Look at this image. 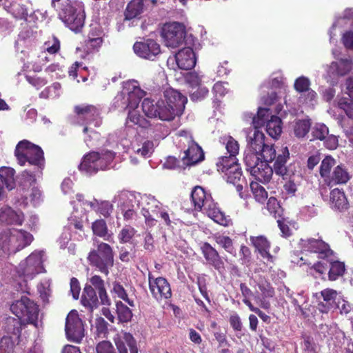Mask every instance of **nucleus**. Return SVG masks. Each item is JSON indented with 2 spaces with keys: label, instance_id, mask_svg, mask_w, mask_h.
<instances>
[{
  "label": "nucleus",
  "instance_id": "f257e3e1",
  "mask_svg": "<svg viewBox=\"0 0 353 353\" xmlns=\"http://www.w3.org/2000/svg\"><path fill=\"white\" fill-rule=\"evenodd\" d=\"M191 200L196 211H204L214 222L228 226L231 223L229 216H226L213 201L210 194L199 185L195 186L191 192Z\"/></svg>",
  "mask_w": 353,
  "mask_h": 353
},
{
  "label": "nucleus",
  "instance_id": "f03ea898",
  "mask_svg": "<svg viewBox=\"0 0 353 353\" xmlns=\"http://www.w3.org/2000/svg\"><path fill=\"white\" fill-rule=\"evenodd\" d=\"M14 156L17 163L23 166L26 163L34 167V173L42 174L46 160L41 148L24 139L19 141L14 150Z\"/></svg>",
  "mask_w": 353,
  "mask_h": 353
},
{
  "label": "nucleus",
  "instance_id": "7ed1b4c3",
  "mask_svg": "<svg viewBox=\"0 0 353 353\" xmlns=\"http://www.w3.org/2000/svg\"><path fill=\"white\" fill-rule=\"evenodd\" d=\"M59 16L71 30L81 31L85 19V7L81 1L67 0L62 3Z\"/></svg>",
  "mask_w": 353,
  "mask_h": 353
},
{
  "label": "nucleus",
  "instance_id": "20e7f679",
  "mask_svg": "<svg viewBox=\"0 0 353 353\" xmlns=\"http://www.w3.org/2000/svg\"><path fill=\"white\" fill-rule=\"evenodd\" d=\"M32 235L23 230L6 229L0 234V246L5 253H16L29 245Z\"/></svg>",
  "mask_w": 353,
  "mask_h": 353
},
{
  "label": "nucleus",
  "instance_id": "39448f33",
  "mask_svg": "<svg viewBox=\"0 0 353 353\" xmlns=\"http://www.w3.org/2000/svg\"><path fill=\"white\" fill-rule=\"evenodd\" d=\"M87 260L92 267L108 276L110 270L114 266L113 249L106 243L99 242L97 248L89 252Z\"/></svg>",
  "mask_w": 353,
  "mask_h": 353
},
{
  "label": "nucleus",
  "instance_id": "423d86ee",
  "mask_svg": "<svg viewBox=\"0 0 353 353\" xmlns=\"http://www.w3.org/2000/svg\"><path fill=\"white\" fill-rule=\"evenodd\" d=\"M116 153L109 150H101L100 152L92 151L85 154L79 168L81 171L92 174L99 170H105L113 161Z\"/></svg>",
  "mask_w": 353,
  "mask_h": 353
},
{
  "label": "nucleus",
  "instance_id": "0eeeda50",
  "mask_svg": "<svg viewBox=\"0 0 353 353\" xmlns=\"http://www.w3.org/2000/svg\"><path fill=\"white\" fill-rule=\"evenodd\" d=\"M10 310L23 322L37 326L39 314V305L26 296H22L10 305Z\"/></svg>",
  "mask_w": 353,
  "mask_h": 353
},
{
  "label": "nucleus",
  "instance_id": "6e6552de",
  "mask_svg": "<svg viewBox=\"0 0 353 353\" xmlns=\"http://www.w3.org/2000/svg\"><path fill=\"white\" fill-rule=\"evenodd\" d=\"M179 147L183 150L181 161L187 166L194 165L205 159V154L202 148L194 140L192 135L181 134Z\"/></svg>",
  "mask_w": 353,
  "mask_h": 353
},
{
  "label": "nucleus",
  "instance_id": "1a4fd4ad",
  "mask_svg": "<svg viewBox=\"0 0 353 353\" xmlns=\"http://www.w3.org/2000/svg\"><path fill=\"white\" fill-rule=\"evenodd\" d=\"M74 112L79 124L84 125L83 132L87 134L89 131V125L93 124L95 128L99 127L102 123L100 117V109L92 104H80L74 107Z\"/></svg>",
  "mask_w": 353,
  "mask_h": 353
},
{
  "label": "nucleus",
  "instance_id": "9d476101",
  "mask_svg": "<svg viewBox=\"0 0 353 353\" xmlns=\"http://www.w3.org/2000/svg\"><path fill=\"white\" fill-rule=\"evenodd\" d=\"M265 139V134L262 132L254 130L249 144L252 149L259 153L262 161L272 162L276 158L277 151L274 148V145L267 143Z\"/></svg>",
  "mask_w": 353,
  "mask_h": 353
},
{
  "label": "nucleus",
  "instance_id": "9b49d317",
  "mask_svg": "<svg viewBox=\"0 0 353 353\" xmlns=\"http://www.w3.org/2000/svg\"><path fill=\"white\" fill-rule=\"evenodd\" d=\"M185 26L178 22L167 23L161 30V37L165 45L170 48H176L181 45L185 38Z\"/></svg>",
  "mask_w": 353,
  "mask_h": 353
},
{
  "label": "nucleus",
  "instance_id": "f8f14e48",
  "mask_svg": "<svg viewBox=\"0 0 353 353\" xmlns=\"http://www.w3.org/2000/svg\"><path fill=\"white\" fill-rule=\"evenodd\" d=\"M65 331L66 337L70 341L80 343L84 338V325L77 310H73L67 315Z\"/></svg>",
  "mask_w": 353,
  "mask_h": 353
},
{
  "label": "nucleus",
  "instance_id": "ddd939ff",
  "mask_svg": "<svg viewBox=\"0 0 353 353\" xmlns=\"http://www.w3.org/2000/svg\"><path fill=\"white\" fill-rule=\"evenodd\" d=\"M149 289L154 299L158 301L168 300L172 297V290L168 281L163 277L154 278L151 272L148 273Z\"/></svg>",
  "mask_w": 353,
  "mask_h": 353
},
{
  "label": "nucleus",
  "instance_id": "4468645a",
  "mask_svg": "<svg viewBox=\"0 0 353 353\" xmlns=\"http://www.w3.org/2000/svg\"><path fill=\"white\" fill-rule=\"evenodd\" d=\"M133 49L139 57L150 61H154L161 53L160 45L151 39L137 41L133 46Z\"/></svg>",
  "mask_w": 353,
  "mask_h": 353
},
{
  "label": "nucleus",
  "instance_id": "2eb2a0df",
  "mask_svg": "<svg viewBox=\"0 0 353 353\" xmlns=\"http://www.w3.org/2000/svg\"><path fill=\"white\" fill-rule=\"evenodd\" d=\"M163 98L168 107L172 108L176 117L183 113L188 101L185 96L173 88H168L163 92Z\"/></svg>",
  "mask_w": 353,
  "mask_h": 353
},
{
  "label": "nucleus",
  "instance_id": "dca6fc26",
  "mask_svg": "<svg viewBox=\"0 0 353 353\" xmlns=\"http://www.w3.org/2000/svg\"><path fill=\"white\" fill-rule=\"evenodd\" d=\"M114 342L119 353H139V352L137 341L130 332H121L114 338Z\"/></svg>",
  "mask_w": 353,
  "mask_h": 353
},
{
  "label": "nucleus",
  "instance_id": "f3484780",
  "mask_svg": "<svg viewBox=\"0 0 353 353\" xmlns=\"http://www.w3.org/2000/svg\"><path fill=\"white\" fill-rule=\"evenodd\" d=\"M201 253L207 263L212 266L219 273L225 270L224 262L218 251L208 242H204L201 245Z\"/></svg>",
  "mask_w": 353,
  "mask_h": 353
},
{
  "label": "nucleus",
  "instance_id": "a211bd4d",
  "mask_svg": "<svg viewBox=\"0 0 353 353\" xmlns=\"http://www.w3.org/2000/svg\"><path fill=\"white\" fill-rule=\"evenodd\" d=\"M304 250L319 254L320 258H327L334 254L330 245L321 239L313 238L302 240Z\"/></svg>",
  "mask_w": 353,
  "mask_h": 353
},
{
  "label": "nucleus",
  "instance_id": "6ab92c4d",
  "mask_svg": "<svg viewBox=\"0 0 353 353\" xmlns=\"http://www.w3.org/2000/svg\"><path fill=\"white\" fill-rule=\"evenodd\" d=\"M290 159V152L287 147H283L277 151L276 158L274 159L272 170L278 176L283 179L289 177L288 170L286 163Z\"/></svg>",
  "mask_w": 353,
  "mask_h": 353
},
{
  "label": "nucleus",
  "instance_id": "aec40b11",
  "mask_svg": "<svg viewBox=\"0 0 353 353\" xmlns=\"http://www.w3.org/2000/svg\"><path fill=\"white\" fill-rule=\"evenodd\" d=\"M174 57L179 68L181 70H189L196 65V56L193 49L190 47L181 49Z\"/></svg>",
  "mask_w": 353,
  "mask_h": 353
},
{
  "label": "nucleus",
  "instance_id": "412c9836",
  "mask_svg": "<svg viewBox=\"0 0 353 353\" xmlns=\"http://www.w3.org/2000/svg\"><path fill=\"white\" fill-rule=\"evenodd\" d=\"M41 263V259L39 256L30 254L23 263H20L18 272L24 277L32 279L39 273V268Z\"/></svg>",
  "mask_w": 353,
  "mask_h": 353
},
{
  "label": "nucleus",
  "instance_id": "4be33fe9",
  "mask_svg": "<svg viewBox=\"0 0 353 353\" xmlns=\"http://www.w3.org/2000/svg\"><path fill=\"white\" fill-rule=\"evenodd\" d=\"M329 203L333 210L339 212L347 210L350 207L345 192L339 188H334L331 190Z\"/></svg>",
  "mask_w": 353,
  "mask_h": 353
},
{
  "label": "nucleus",
  "instance_id": "5701e85b",
  "mask_svg": "<svg viewBox=\"0 0 353 353\" xmlns=\"http://www.w3.org/2000/svg\"><path fill=\"white\" fill-rule=\"evenodd\" d=\"M24 221V216L21 212H16L9 206H3L0 208V222L6 225H21Z\"/></svg>",
  "mask_w": 353,
  "mask_h": 353
},
{
  "label": "nucleus",
  "instance_id": "b1692460",
  "mask_svg": "<svg viewBox=\"0 0 353 353\" xmlns=\"http://www.w3.org/2000/svg\"><path fill=\"white\" fill-rule=\"evenodd\" d=\"M350 179L351 175L347 169L344 165L341 164L334 167L326 185L332 188L336 185H345Z\"/></svg>",
  "mask_w": 353,
  "mask_h": 353
},
{
  "label": "nucleus",
  "instance_id": "393cba45",
  "mask_svg": "<svg viewBox=\"0 0 353 353\" xmlns=\"http://www.w3.org/2000/svg\"><path fill=\"white\" fill-rule=\"evenodd\" d=\"M90 285L92 288L98 292L100 303L102 305H110L111 301L107 294L103 279L99 275H94L89 279Z\"/></svg>",
  "mask_w": 353,
  "mask_h": 353
},
{
  "label": "nucleus",
  "instance_id": "a878e982",
  "mask_svg": "<svg viewBox=\"0 0 353 353\" xmlns=\"http://www.w3.org/2000/svg\"><path fill=\"white\" fill-rule=\"evenodd\" d=\"M250 172L255 179L263 183H266L270 181L274 172L268 163L261 161L259 165L251 170Z\"/></svg>",
  "mask_w": 353,
  "mask_h": 353
},
{
  "label": "nucleus",
  "instance_id": "bb28decb",
  "mask_svg": "<svg viewBox=\"0 0 353 353\" xmlns=\"http://www.w3.org/2000/svg\"><path fill=\"white\" fill-rule=\"evenodd\" d=\"M15 173L12 168L6 166L0 168V183L3 185L7 191L12 190L16 187Z\"/></svg>",
  "mask_w": 353,
  "mask_h": 353
},
{
  "label": "nucleus",
  "instance_id": "cd10ccee",
  "mask_svg": "<svg viewBox=\"0 0 353 353\" xmlns=\"http://www.w3.org/2000/svg\"><path fill=\"white\" fill-rule=\"evenodd\" d=\"M99 297L97 296L96 290L92 286L85 285L81 296V303L83 306L91 309L97 308L99 305Z\"/></svg>",
  "mask_w": 353,
  "mask_h": 353
},
{
  "label": "nucleus",
  "instance_id": "c85d7f7f",
  "mask_svg": "<svg viewBox=\"0 0 353 353\" xmlns=\"http://www.w3.org/2000/svg\"><path fill=\"white\" fill-rule=\"evenodd\" d=\"M144 3L143 0H131L124 11L125 20H132L138 18L143 12Z\"/></svg>",
  "mask_w": 353,
  "mask_h": 353
},
{
  "label": "nucleus",
  "instance_id": "c756f323",
  "mask_svg": "<svg viewBox=\"0 0 353 353\" xmlns=\"http://www.w3.org/2000/svg\"><path fill=\"white\" fill-rule=\"evenodd\" d=\"M265 124L266 132L269 136L275 139L280 137L283 129V123L281 118L272 115Z\"/></svg>",
  "mask_w": 353,
  "mask_h": 353
},
{
  "label": "nucleus",
  "instance_id": "7c9ffc66",
  "mask_svg": "<svg viewBox=\"0 0 353 353\" xmlns=\"http://www.w3.org/2000/svg\"><path fill=\"white\" fill-rule=\"evenodd\" d=\"M25 323L21 318L8 317L3 322V330L8 334L20 336L22 327Z\"/></svg>",
  "mask_w": 353,
  "mask_h": 353
},
{
  "label": "nucleus",
  "instance_id": "2f4dec72",
  "mask_svg": "<svg viewBox=\"0 0 353 353\" xmlns=\"http://www.w3.org/2000/svg\"><path fill=\"white\" fill-rule=\"evenodd\" d=\"M336 160L331 156H326L321 161L319 167V174L324 185H327L332 175V168L335 165Z\"/></svg>",
  "mask_w": 353,
  "mask_h": 353
},
{
  "label": "nucleus",
  "instance_id": "473e14b6",
  "mask_svg": "<svg viewBox=\"0 0 353 353\" xmlns=\"http://www.w3.org/2000/svg\"><path fill=\"white\" fill-rule=\"evenodd\" d=\"M22 0L15 1L13 3L7 4L6 10L17 19L27 20L28 10L25 5L21 3Z\"/></svg>",
  "mask_w": 353,
  "mask_h": 353
},
{
  "label": "nucleus",
  "instance_id": "72a5a7b5",
  "mask_svg": "<svg viewBox=\"0 0 353 353\" xmlns=\"http://www.w3.org/2000/svg\"><path fill=\"white\" fill-rule=\"evenodd\" d=\"M345 270L344 262L338 260H330V268L327 273L328 279L331 281L337 280L339 277L344 275Z\"/></svg>",
  "mask_w": 353,
  "mask_h": 353
},
{
  "label": "nucleus",
  "instance_id": "f704fd0d",
  "mask_svg": "<svg viewBox=\"0 0 353 353\" xmlns=\"http://www.w3.org/2000/svg\"><path fill=\"white\" fill-rule=\"evenodd\" d=\"M89 205L92 210L106 218L110 216L113 211V205L108 201H99L97 199H94L89 203Z\"/></svg>",
  "mask_w": 353,
  "mask_h": 353
},
{
  "label": "nucleus",
  "instance_id": "c9c22d12",
  "mask_svg": "<svg viewBox=\"0 0 353 353\" xmlns=\"http://www.w3.org/2000/svg\"><path fill=\"white\" fill-rule=\"evenodd\" d=\"M238 160L236 157L232 156H222L218 159L216 163L218 172L226 174L230 170H232V167L237 165Z\"/></svg>",
  "mask_w": 353,
  "mask_h": 353
},
{
  "label": "nucleus",
  "instance_id": "e433bc0d",
  "mask_svg": "<svg viewBox=\"0 0 353 353\" xmlns=\"http://www.w3.org/2000/svg\"><path fill=\"white\" fill-rule=\"evenodd\" d=\"M158 108L157 118L162 121H172L176 117L172 108L168 107L163 99L159 100Z\"/></svg>",
  "mask_w": 353,
  "mask_h": 353
},
{
  "label": "nucleus",
  "instance_id": "4c0bfd02",
  "mask_svg": "<svg viewBox=\"0 0 353 353\" xmlns=\"http://www.w3.org/2000/svg\"><path fill=\"white\" fill-rule=\"evenodd\" d=\"M144 114L149 118H157L159 100L155 101L150 98H145L141 103Z\"/></svg>",
  "mask_w": 353,
  "mask_h": 353
},
{
  "label": "nucleus",
  "instance_id": "58836bf2",
  "mask_svg": "<svg viewBox=\"0 0 353 353\" xmlns=\"http://www.w3.org/2000/svg\"><path fill=\"white\" fill-rule=\"evenodd\" d=\"M213 239L215 242L227 252L232 254L235 253L233 241L230 236L221 234H215L213 236Z\"/></svg>",
  "mask_w": 353,
  "mask_h": 353
},
{
  "label": "nucleus",
  "instance_id": "ea45409f",
  "mask_svg": "<svg viewBox=\"0 0 353 353\" xmlns=\"http://www.w3.org/2000/svg\"><path fill=\"white\" fill-rule=\"evenodd\" d=\"M92 230L94 235L109 241L110 235L108 234V226L103 219H97L94 221L92 223Z\"/></svg>",
  "mask_w": 353,
  "mask_h": 353
},
{
  "label": "nucleus",
  "instance_id": "a19ab883",
  "mask_svg": "<svg viewBox=\"0 0 353 353\" xmlns=\"http://www.w3.org/2000/svg\"><path fill=\"white\" fill-rule=\"evenodd\" d=\"M116 311L119 322L128 323L132 318V310L121 301L116 303Z\"/></svg>",
  "mask_w": 353,
  "mask_h": 353
},
{
  "label": "nucleus",
  "instance_id": "79ce46f5",
  "mask_svg": "<svg viewBox=\"0 0 353 353\" xmlns=\"http://www.w3.org/2000/svg\"><path fill=\"white\" fill-rule=\"evenodd\" d=\"M36 174L32 173L30 171L24 170L21 174L19 185L24 190H29L35 186Z\"/></svg>",
  "mask_w": 353,
  "mask_h": 353
},
{
  "label": "nucleus",
  "instance_id": "37998d69",
  "mask_svg": "<svg viewBox=\"0 0 353 353\" xmlns=\"http://www.w3.org/2000/svg\"><path fill=\"white\" fill-rule=\"evenodd\" d=\"M261 161L259 153L250 147V150L245 153L244 157L246 170L251 172V170L256 168Z\"/></svg>",
  "mask_w": 353,
  "mask_h": 353
},
{
  "label": "nucleus",
  "instance_id": "c03bdc74",
  "mask_svg": "<svg viewBox=\"0 0 353 353\" xmlns=\"http://www.w3.org/2000/svg\"><path fill=\"white\" fill-rule=\"evenodd\" d=\"M271 111L267 108H259L256 116L253 117L252 123L255 128L254 130H259L258 128L263 126L267 122Z\"/></svg>",
  "mask_w": 353,
  "mask_h": 353
},
{
  "label": "nucleus",
  "instance_id": "a18cd8bd",
  "mask_svg": "<svg viewBox=\"0 0 353 353\" xmlns=\"http://www.w3.org/2000/svg\"><path fill=\"white\" fill-rule=\"evenodd\" d=\"M232 170L228 172L225 174L227 176V182L236 184L238 182H245V178L243 176V172L240 164L238 163L232 167Z\"/></svg>",
  "mask_w": 353,
  "mask_h": 353
},
{
  "label": "nucleus",
  "instance_id": "49530a36",
  "mask_svg": "<svg viewBox=\"0 0 353 353\" xmlns=\"http://www.w3.org/2000/svg\"><path fill=\"white\" fill-rule=\"evenodd\" d=\"M311 127L310 119H301L296 121L294 126V132L296 137H304L308 132Z\"/></svg>",
  "mask_w": 353,
  "mask_h": 353
},
{
  "label": "nucleus",
  "instance_id": "de8ad7c7",
  "mask_svg": "<svg viewBox=\"0 0 353 353\" xmlns=\"http://www.w3.org/2000/svg\"><path fill=\"white\" fill-rule=\"evenodd\" d=\"M338 106L345 112L350 119H353V99L351 94H348L347 97L339 99Z\"/></svg>",
  "mask_w": 353,
  "mask_h": 353
},
{
  "label": "nucleus",
  "instance_id": "09e8293b",
  "mask_svg": "<svg viewBox=\"0 0 353 353\" xmlns=\"http://www.w3.org/2000/svg\"><path fill=\"white\" fill-rule=\"evenodd\" d=\"M250 188L254 194V199L259 203H263L268 199V192L265 189L258 183L252 182Z\"/></svg>",
  "mask_w": 353,
  "mask_h": 353
},
{
  "label": "nucleus",
  "instance_id": "8fccbe9b",
  "mask_svg": "<svg viewBox=\"0 0 353 353\" xmlns=\"http://www.w3.org/2000/svg\"><path fill=\"white\" fill-rule=\"evenodd\" d=\"M334 65L336 73L339 76L346 75L352 68V62L350 59H341Z\"/></svg>",
  "mask_w": 353,
  "mask_h": 353
},
{
  "label": "nucleus",
  "instance_id": "3c124183",
  "mask_svg": "<svg viewBox=\"0 0 353 353\" xmlns=\"http://www.w3.org/2000/svg\"><path fill=\"white\" fill-rule=\"evenodd\" d=\"M267 209L275 219L281 217L283 209L275 197L271 196L268 199Z\"/></svg>",
  "mask_w": 353,
  "mask_h": 353
},
{
  "label": "nucleus",
  "instance_id": "603ef678",
  "mask_svg": "<svg viewBox=\"0 0 353 353\" xmlns=\"http://www.w3.org/2000/svg\"><path fill=\"white\" fill-rule=\"evenodd\" d=\"M103 43V39H88L84 41V50L87 53L99 52Z\"/></svg>",
  "mask_w": 353,
  "mask_h": 353
},
{
  "label": "nucleus",
  "instance_id": "864d4df0",
  "mask_svg": "<svg viewBox=\"0 0 353 353\" xmlns=\"http://www.w3.org/2000/svg\"><path fill=\"white\" fill-rule=\"evenodd\" d=\"M136 230L134 228L130 225L123 227L118 234V239L121 243H129L134 236Z\"/></svg>",
  "mask_w": 353,
  "mask_h": 353
},
{
  "label": "nucleus",
  "instance_id": "5fc2aeb1",
  "mask_svg": "<svg viewBox=\"0 0 353 353\" xmlns=\"http://www.w3.org/2000/svg\"><path fill=\"white\" fill-rule=\"evenodd\" d=\"M223 143L225 145V149L229 154L228 156L234 155V157H236L239 152L238 141L233 137L229 136L224 139Z\"/></svg>",
  "mask_w": 353,
  "mask_h": 353
},
{
  "label": "nucleus",
  "instance_id": "6e6d98bb",
  "mask_svg": "<svg viewBox=\"0 0 353 353\" xmlns=\"http://www.w3.org/2000/svg\"><path fill=\"white\" fill-rule=\"evenodd\" d=\"M113 292L117 296L129 304L131 307L134 306V301L128 298V294L123 286L119 282L113 283Z\"/></svg>",
  "mask_w": 353,
  "mask_h": 353
},
{
  "label": "nucleus",
  "instance_id": "4d7b16f0",
  "mask_svg": "<svg viewBox=\"0 0 353 353\" xmlns=\"http://www.w3.org/2000/svg\"><path fill=\"white\" fill-rule=\"evenodd\" d=\"M44 48L46 52L50 54L57 53L60 50L61 43L59 39L54 36L49 38L48 41L44 43Z\"/></svg>",
  "mask_w": 353,
  "mask_h": 353
},
{
  "label": "nucleus",
  "instance_id": "13d9d810",
  "mask_svg": "<svg viewBox=\"0 0 353 353\" xmlns=\"http://www.w3.org/2000/svg\"><path fill=\"white\" fill-rule=\"evenodd\" d=\"M328 128L324 124L317 123L312 130L313 139L324 140L328 135Z\"/></svg>",
  "mask_w": 353,
  "mask_h": 353
},
{
  "label": "nucleus",
  "instance_id": "bf43d9fd",
  "mask_svg": "<svg viewBox=\"0 0 353 353\" xmlns=\"http://www.w3.org/2000/svg\"><path fill=\"white\" fill-rule=\"evenodd\" d=\"M96 334L99 338H106L108 334V323L102 317L96 319Z\"/></svg>",
  "mask_w": 353,
  "mask_h": 353
},
{
  "label": "nucleus",
  "instance_id": "052dcab7",
  "mask_svg": "<svg viewBox=\"0 0 353 353\" xmlns=\"http://www.w3.org/2000/svg\"><path fill=\"white\" fill-rule=\"evenodd\" d=\"M250 241L259 252L270 248V242L264 236H250Z\"/></svg>",
  "mask_w": 353,
  "mask_h": 353
},
{
  "label": "nucleus",
  "instance_id": "680f3d73",
  "mask_svg": "<svg viewBox=\"0 0 353 353\" xmlns=\"http://www.w3.org/2000/svg\"><path fill=\"white\" fill-rule=\"evenodd\" d=\"M14 343L10 336H3L0 340V353H14Z\"/></svg>",
  "mask_w": 353,
  "mask_h": 353
},
{
  "label": "nucleus",
  "instance_id": "e2e57ef3",
  "mask_svg": "<svg viewBox=\"0 0 353 353\" xmlns=\"http://www.w3.org/2000/svg\"><path fill=\"white\" fill-rule=\"evenodd\" d=\"M258 288L261 292L263 299L266 298H272L274 296V289L272 287L271 284L265 281L258 283Z\"/></svg>",
  "mask_w": 353,
  "mask_h": 353
},
{
  "label": "nucleus",
  "instance_id": "0e129e2a",
  "mask_svg": "<svg viewBox=\"0 0 353 353\" xmlns=\"http://www.w3.org/2000/svg\"><path fill=\"white\" fill-rule=\"evenodd\" d=\"M310 86V81L308 78L305 77H300L297 78L294 84V88L299 93L305 92L309 90Z\"/></svg>",
  "mask_w": 353,
  "mask_h": 353
},
{
  "label": "nucleus",
  "instance_id": "69168bd1",
  "mask_svg": "<svg viewBox=\"0 0 353 353\" xmlns=\"http://www.w3.org/2000/svg\"><path fill=\"white\" fill-rule=\"evenodd\" d=\"M240 290L241 292V294L243 297V302L245 305H246L249 308L253 306V304L251 303L250 299V297L254 296V293L250 289V288L248 287V285L244 283H241L240 284Z\"/></svg>",
  "mask_w": 353,
  "mask_h": 353
},
{
  "label": "nucleus",
  "instance_id": "338daca9",
  "mask_svg": "<svg viewBox=\"0 0 353 353\" xmlns=\"http://www.w3.org/2000/svg\"><path fill=\"white\" fill-rule=\"evenodd\" d=\"M97 353H116L113 345L109 341H102L96 346Z\"/></svg>",
  "mask_w": 353,
  "mask_h": 353
},
{
  "label": "nucleus",
  "instance_id": "774afa93",
  "mask_svg": "<svg viewBox=\"0 0 353 353\" xmlns=\"http://www.w3.org/2000/svg\"><path fill=\"white\" fill-rule=\"evenodd\" d=\"M303 345L305 353H317V346L311 336L304 337Z\"/></svg>",
  "mask_w": 353,
  "mask_h": 353
}]
</instances>
